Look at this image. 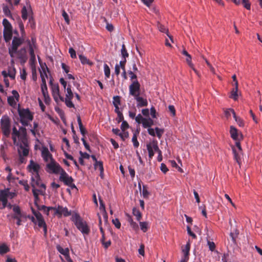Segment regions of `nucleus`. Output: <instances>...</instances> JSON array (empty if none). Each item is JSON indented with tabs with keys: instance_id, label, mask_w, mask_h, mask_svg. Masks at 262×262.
<instances>
[{
	"instance_id": "obj_1",
	"label": "nucleus",
	"mask_w": 262,
	"mask_h": 262,
	"mask_svg": "<svg viewBox=\"0 0 262 262\" xmlns=\"http://www.w3.org/2000/svg\"><path fill=\"white\" fill-rule=\"evenodd\" d=\"M230 134L231 137L235 141V146L232 147L234 159L240 164L242 150L239 141L243 139V136L233 126H230Z\"/></svg>"
},
{
	"instance_id": "obj_2",
	"label": "nucleus",
	"mask_w": 262,
	"mask_h": 262,
	"mask_svg": "<svg viewBox=\"0 0 262 262\" xmlns=\"http://www.w3.org/2000/svg\"><path fill=\"white\" fill-rule=\"evenodd\" d=\"M72 221L74 223L77 228L84 235H88L90 232V228L86 222L83 221L80 215L75 213L72 216Z\"/></svg>"
},
{
	"instance_id": "obj_3",
	"label": "nucleus",
	"mask_w": 262,
	"mask_h": 262,
	"mask_svg": "<svg viewBox=\"0 0 262 262\" xmlns=\"http://www.w3.org/2000/svg\"><path fill=\"white\" fill-rule=\"evenodd\" d=\"M20 122L24 126L28 125V122L33 119V116L29 109L18 110Z\"/></svg>"
},
{
	"instance_id": "obj_4",
	"label": "nucleus",
	"mask_w": 262,
	"mask_h": 262,
	"mask_svg": "<svg viewBox=\"0 0 262 262\" xmlns=\"http://www.w3.org/2000/svg\"><path fill=\"white\" fill-rule=\"evenodd\" d=\"M1 127L3 134L7 137L10 134V119L8 116H2L1 119Z\"/></svg>"
},
{
	"instance_id": "obj_5",
	"label": "nucleus",
	"mask_w": 262,
	"mask_h": 262,
	"mask_svg": "<svg viewBox=\"0 0 262 262\" xmlns=\"http://www.w3.org/2000/svg\"><path fill=\"white\" fill-rule=\"evenodd\" d=\"M47 167L49 169V173L55 174H60L62 170H64L53 159H52V161L47 164Z\"/></svg>"
},
{
	"instance_id": "obj_6",
	"label": "nucleus",
	"mask_w": 262,
	"mask_h": 262,
	"mask_svg": "<svg viewBox=\"0 0 262 262\" xmlns=\"http://www.w3.org/2000/svg\"><path fill=\"white\" fill-rule=\"evenodd\" d=\"M31 185L33 189H36V187H40L43 190H45L46 187L44 184L41 183V181L39 173L33 174L31 177Z\"/></svg>"
},
{
	"instance_id": "obj_7",
	"label": "nucleus",
	"mask_w": 262,
	"mask_h": 262,
	"mask_svg": "<svg viewBox=\"0 0 262 262\" xmlns=\"http://www.w3.org/2000/svg\"><path fill=\"white\" fill-rule=\"evenodd\" d=\"M129 125L127 122L123 121L121 125V132L116 129V135L119 136L122 140H125L128 137V133L126 131Z\"/></svg>"
},
{
	"instance_id": "obj_8",
	"label": "nucleus",
	"mask_w": 262,
	"mask_h": 262,
	"mask_svg": "<svg viewBox=\"0 0 262 262\" xmlns=\"http://www.w3.org/2000/svg\"><path fill=\"white\" fill-rule=\"evenodd\" d=\"M13 211L14 214L11 215V217L17 221L16 224L17 226H20L21 224V219L25 217V216L21 212L20 208L18 206H14L13 208Z\"/></svg>"
},
{
	"instance_id": "obj_9",
	"label": "nucleus",
	"mask_w": 262,
	"mask_h": 262,
	"mask_svg": "<svg viewBox=\"0 0 262 262\" xmlns=\"http://www.w3.org/2000/svg\"><path fill=\"white\" fill-rule=\"evenodd\" d=\"M71 87V86L69 85L67 89V93L66 94V98L65 99L64 98V102L67 107L69 108H74V104L72 102V99L74 97V94L72 91Z\"/></svg>"
},
{
	"instance_id": "obj_10",
	"label": "nucleus",
	"mask_w": 262,
	"mask_h": 262,
	"mask_svg": "<svg viewBox=\"0 0 262 262\" xmlns=\"http://www.w3.org/2000/svg\"><path fill=\"white\" fill-rule=\"evenodd\" d=\"M135 120L138 123H142L144 128H147L152 125L154 123L153 120L148 118H143L141 114H138L135 118Z\"/></svg>"
},
{
	"instance_id": "obj_11",
	"label": "nucleus",
	"mask_w": 262,
	"mask_h": 262,
	"mask_svg": "<svg viewBox=\"0 0 262 262\" xmlns=\"http://www.w3.org/2000/svg\"><path fill=\"white\" fill-rule=\"evenodd\" d=\"M60 181L63 182L65 185H70L71 182H74V179L71 176H70L66 171L63 170L60 174L59 178Z\"/></svg>"
},
{
	"instance_id": "obj_12",
	"label": "nucleus",
	"mask_w": 262,
	"mask_h": 262,
	"mask_svg": "<svg viewBox=\"0 0 262 262\" xmlns=\"http://www.w3.org/2000/svg\"><path fill=\"white\" fill-rule=\"evenodd\" d=\"M71 211L68 210L67 207H63L61 206H58L57 208L55 207V212H54V215H58L60 217L62 214L64 216H68L71 215Z\"/></svg>"
},
{
	"instance_id": "obj_13",
	"label": "nucleus",
	"mask_w": 262,
	"mask_h": 262,
	"mask_svg": "<svg viewBox=\"0 0 262 262\" xmlns=\"http://www.w3.org/2000/svg\"><path fill=\"white\" fill-rule=\"evenodd\" d=\"M140 84L136 80L134 81L129 86V94L135 97L139 95Z\"/></svg>"
},
{
	"instance_id": "obj_14",
	"label": "nucleus",
	"mask_w": 262,
	"mask_h": 262,
	"mask_svg": "<svg viewBox=\"0 0 262 262\" xmlns=\"http://www.w3.org/2000/svg\"><path fill=\"white\" fill-rule=\"evenodd\" d=\"M121 55L122 56V59L120 61V65L124 72V66L126 62V58L128 56V54L124 44L122 45Z\"/></svg>"
},
{
	"instance_id": "obj_15",
	"label": "nucleus",
	"mask_w": 262,
	"mask_h": 262,
	"mask_svg": "<svg viewBox=\"0 0 262 262\" xmlns=\"http://www.w3.org/2000/svg\"><path fill=\"white\" fill-rule=\"evenodd\" d=\"M12 94H13V96L8 97L7 98V101L10 105L14 106L16 105V102L14 98H15L18 101L19 98V95L18 93L16 90H13L12 91Z\"/></svg>"
},
{
	"instance_id": "obj_16",
	"label": "nucleus",
	"mask_w": 262,
	"mask_h": 262,
	"mask_svg": "<svg viewBox=\"0 0 262 262\" xmlns=\"http://www.w3.org/2000/svg\"><path fill=\"white\" fill-rule=\"evenodd\" d=\"M24 39L21 38L14 37L12 41L11 48L14 51H17L18 47L24 42Z\"/></svg>"
},
{
	"instance_id": "obj_17",
	"label": "nucleus",
	"mask_w": 262,
	"mask_h": 262,
	"mask_svg": "<svg viewBox=\"0 0 262 262\" xmlns=\"http://www.w3.org/2000/svg\"><path fill=\"white\" fill-rule=\"evenodd\" d=\"M36 215V220L37 222V225L39 227H43L45 234H46L47 231V225L45 222L44 219L41 214H38Z\"/></svg>"
},
{
	"instance_id": "obj_18",
	"label": "nucleus",
	"mask_w": 262,
	"mask_h": 262,
	"mask_svg": "<svg viewBox=\"0 0 262 262\" xmlns=\"http://www.w3.org/2000/svg\"><path fill=\"white\" fill-rule=\"evenodd\" d=\"M45 192V190H43L42 189H32V192L34 197V203L36 207L37 205H38L37 202L39 200V193H40L41 195H43Z\"/></svg>"
},
{
	"instance_id": "obj_19",
	"label": "nucleus",
	"mask_w": 262,
	"mask_h": 262,
	"mask_svg": "<svg viewBox=\"0 0 262 262\" xmlns=\"http://www.w3.org/2000/svg\"><path fill=\"white\" fill-rule=\"evenodd\" d=\"M24 145L20 143L18 149V152L19 156L26 157L28 155L29 151V148L27 147V141L26 142V145L24 144Z\"/></svg>"
},
{
	"instance_id": "obj_20",
	"label": "nucleus",
	"mask_w": 262,
	"mask_h": 262,
	"mask_svg": "<svg viewBox=\"0 0 262 262\" xmlns=\"http://www.w3.org/2000/svg\"><path fill=\"white\" fill-rule=\"evenodd\" d=\"M28 167L30 169V171H33L34 172V174L38 173L40 166L38 164L34 162L33 160L30 161V164L28 166Z\"/></svg>"
},
{
	"instance_id": "obj_21",
	"label": "nucleus",
	"mask_w": 262,
	"mask_h": 262,
	"mask_svg": "<svg viewBox=\"0 0 262 262\" xmlns=\"http://www.w3.org/2000/svg\"><path fill=\"white\" fill-rule=\"evenodd\" d=\"M17 137H20V132L17 130L16 127H13L12 129V138L14 144L18 146V142H17Z\"/></svg>"
},
{
	"instance_id": "obj_22",
	"label": "nucleus",
	"mask_w": 262,
	"mask_h": 262,
	"mask_svg": "<svg viewBox=\"0 0 262 262\" xmlns=\"http://www.w3.org/2000/svg\"><path fill=\"white\" fill-rule=\"evenodd\" d=\"M41 155L43 160L46 162H48L49 159H50V161H51L52 159H53L52 155L50 154L47 148H45L42 150Z\"/></svg>"
},
{
	"instance_id": "obj_23",
	"label": "nucleus",
	"mask_w": 262,
	"mask_h": 262,
	"mask_svg": "<svg viewBox=\"0 0 262 262\" xmlns=\"http://www.w3.org/2000/svg\"><path fill=\"white\" fill-rule=\"evenodd\" d=\"M139 188L143 198L145 199H148L150 195V192L148 191L147 187L145 185H143L142 188H141V185L139 184Z\"/></svg>"
},
{
	"instance_id": "obj_24",
	"label": "nucleus",
	"mask_w": 262,
	"mask_h": 262,
	"mask_svg": "<svg viewBox=\"0 0 262 262\" xmlns=\"http://www.w3.org/2000/svg\"><path fill=\"white\" fill-rule=\"evenodd\" d=\"M37 208L39 210H42L43 212L48 215L49 214L50 211H54L55 212V207H47L45 205H37Z\"/></svg>"
},
{
	"instance_id": "obj_25",
	"label": "nucleus",
	"mask_w": 262,
	"mask_h": 262,
	"mask_svg": "<svg viewBox=\"0 0 262 262\" xmlns=\"http://www.w3.org/2000/svg\"><path fill=\"white\" fill-rule=\"evenodd\" d=\"M16 54L19 59L20 60L24 59V62L26 61L27 57L26 56V50L25 48H21L19 50H17Z\"/></svg>"
},
{
	"instance_id": "obj_26",
	"label": "nucleus",
	"mask_w": 262,
	"mask_h": 262,
	"mask_svg": "<svg viewBox=\"0 0 262 262\" xmlns=\"http://www.w3.org/2000/svg\"><path fill=\"white\" fill-rule=\"evenodd\" d=\"M135 99L137 101V106L138 107H143L147 106V101L146 99H144L139 96H138L135 97Z\"/></svg>"
},
{
	"instance_id": "obj_27",
	"label": "nucleus",
	"mask_w": 262,
	"mask_h": 262,
	"mask_svg": "<svg viewBox=\"0 0 262 262\" xmlns=\"http://www.w3.org/2000/svg\"><path fill=\"white\" fill-rule=\"evenodd\" d=\"M27 42L28 43V45L29 48V53H30V60L32 62H34L36 60V58H35V55L34 53L33 47H32V45H31V42L30 40H27Z\"/></svg>"
},
{
	"instance_id": "obj_28",
	"label": "nucleus",
	"mask_w": 262,
	"mask_h": 262,
	"mask_svg": "<svg viewBox=\"0 0 262 262\" xmlns=\"http://www.w3.org/2000/svg\"><path fill=\"white\" fill-rule=\"evenodd\" d=\"M19 131L20 132V137L22 140V142L23 144L26 145V142L27 141L26 139V135H27V131L26 129L24 127H20L19 128Z\"/></svg>"
},
{
	"instance_id": "obj_29",
	"label": "nucleus",
	"mask_w": 262,
	"mask_h": 262,
	"mask_svg": "<svg viewBox=\"0 0 262 262\" xmlns=\"http://www.w3.org/2000/svg\"><path fill=\"white\" fill-rule=\"evenodd\" d=\"M186 61L189 66V67L194 72V73L198 75H199V72L195 69L194 68V64L192 63L191 61V56L190 55H189L188 56H186Z\"/></svg>"
},
{
	"instance_id": "obj_30",
	"label": "nucleus",
	"mask_w": 262,
	"mask_h": 262,
	"mask_svg": "<svg viewBox=\"0 0 262 262\" xmlns=\"http://www.w3.org/2000/svg\"><path fill=\"white\" fill-rule=\"evenodd\" d=\"M3 36L5 41L9 42L12 37V30L4 31Z\"/></svg>"
},
{
	"instance_id": "obj_31",
	"label": "nucleus",
	"mask_w": 262,
	"mask_h": 262,
	"mask_svg": "<svg viewBox=\"0 0 262 262\" xmlns=\"http://www.w3.org/2000/svg\"><path fill=\"white\" fill-rule=\"evenodd\" d=\"M150 148L153 151L159 152L160 151V149L158 147L157 142L152 141L149 144H147V148Z\"/></svg>"
},
{
	"instance_id": "obj_32",
	"label": "nucleus",
	"mask_w": 262,
	"mask_h": 262,
	"mask_svg": "<svg viewBox=\"0 0 262 262\" xmlns=\"http://www.w3.org/2000/svg\"><path fill=\"white\" fill-rule=\"evenodd\" d=\"M7 192H8V188L0 190V201H8V193Z\"/></svg>"
},
{
	"instance_id": "obj_33",
	"label": "nucleus",
	"mask_w": 262,
	"mask_h": 262,
	"mask_svg": "<svg viewBox=\"0 0 262 262\" xmlns=\"http://www.w3.org/2000/svg\"><path fill=\"white\" fill-rule=\"evenodd\" d=\"M10 251L9 247L5 243L0 244V254L4 255Z\"/></svg>"
},
{
	"instance_id": "obj_34",
	"label": "nucleus",
	"mask_w": 262,
	"mask_h": 262,
	"mask_svg": "<svg viewBox=\"0 0 262 262\" xmlns=\"http://www.w3.org/2000/svg\"><path fill=\"white\" fill-rule=\"evenodd\" d=\"M3 25L4 26V31L12 30L11 24L6 18L3 20Z\"/></svg>"
},
{
	"instance_id": "obj_35",
	"label": "nucleus",
	"mask_w": 262,
	"mask_h": 262,
	"mask_svg": "<svg viewBox=\"0 0 262 262\" xmlns=\"http://www.w3.org/2000/svg\"><path fill=\"white\" fill-rule=\"evenodd\" d=\"M52 96L53 97L54 101L57 103H58L60 101L64 102V98L60 95V92L52 94Z\"/></svg>"
},
{
	"instance_id": "obj_36",
	"label": "nucleus",
	"mask_w": 262,
	"mask_h": 262,
	"mask_svg": "<svg viewBox=\"0 0 262 262\" xmlns=\"http://www.w3.org/2000/svg\"><path fill=\"white\" fill-rule=\"evenodd\" d=\"M56 248L58 251L61 254L64 255L65 257L69 254V250L68 248L63 249L59 245L57 246Z\"/></svg>"
},
{
	"instance_id": "obj_37",
	"label": "nucleus",
	"mask_w": 262,
	"mask_h": 262,
	"mask_svg": "<svg viewBox=\"0 0 262 262\" xmlns=\"http://www.w3.org/2000/svg\"><path fill=\"white\" fill-rule=\"evenodd\" d=\"M79 58L82 64H89V65H92V62L91 61H90L88 59H87V58L84 56V55H82V54H80V55H79Z\"/></svg>"
},
{
	"instance_id": "obj_38",
	"label": "nucleus",
	"mask_w": 262,
	"mask_h": 262,
	"mask_svg": "<svg viewBox=\"0 0 262 262\" xmlns=\"http://www.w3.org/2000/svg\"><path fill=\"white\" fill-rule=\"evenodd\" d=\"M50 84L51 85L52 94L59 92V87L58 84H53L52 80H50Z\"/></svg>"
},
{
	"instance_id": "obj_39",
	"label": "nucleus",
	"mask_w": 262,
	"mask_h": 262,
	"mask_svg": "<svg viewBox=\"0 0 262 262\" xmlns=\"http://www.w3.org/2000/svg\"><path fill=\"white\" fill-rule=\"evenodd\" d=\"M158 28L160 31L161 32L165 33L167 34V36L169 37L170 39L172 41V37L168 34V30L166 28H165L163 25L161 24H158Z\"/></svg>"
},
{
	"instance_id": "obj_40",
	"label": "nucleus",
	"mask_w": 262,
	"mask_h": 262,
	"mask_svg": "<svg viewBox=\"0 0 262 262\" xmlns=\"http://www.w3.org/2000/svg\"><path fill=\"white\" fill-rule=\"evenodd\" d=\"M3 10L5 16L10 18H12V15L11 11L7 6L4 5L3 7Z\"/></svg>"
},
{
	"instance_id": "obj_41",
	"label": "nucleus",
	"mask_w": 262,
	"mask_h": 262,
	"mask_svg": "<svg viewBox=\"0 0 262 262\" xmlns=\"http://www.w3.org/2000/svg\"><path fill=\"white\" fill-rule=\"evenodd\" d=\"M139 224L141 230L143 232H146L149 228L148 223L146 222H140Z\"/></svg>"
},
{
	"instance_id": "obj_42",
	"label": "nucleus",
	"mask_w": 262,
	"mask_h": 262,
	"mask_svg": "<svg viewBox=\"0 0 262 262\" xmlns=\"http://www.w3.org/2000/svg\"><path fill=\"white\" fill-rule=\"evenodd\" d=\"M21 17L23 20H26L28 18V14L27 9L26 6H24L21 9Z\"/></svg>"
},
{
	"instance_id": "obj_43",
	"label": "nucleus",
	"mask_w": 262,
	"mask_h": 262,
	"mask_svg": "<svg viewBox=\"0 0 262 262\" xmlns=\"http://www.w3.org/2000/svg\"><path fill=\"white\" fill-rule=\"evenodd\" d=\"M225 116L229 118L231 115H233V118L235 117V113L233 109L229 108L225 111Z\"/></svg>"
},
{
	"instance_id": "obj_44",
	"label": "nucleus",
	"mask_w": 262,
	"mask_h": 262,
	"mask_svg": "<svg viewBox=\"0 0 262 262\" xmlns=\"http://www.w3.org/2000/svg\"><path fill=\"white\" fill-rule=\"evenodd\" d=\"M18 183L20 185L24 186V189L26 191H28L29 190L30 186H29V184H28V181L27 180H20L18 182Z\"/></svg>"
},
{
	"instance_id": "obj_45",
	"label": "nucleus",
	"mask_w": 262,
	"mask_h": 262,
	"mask_svg": "<svg viewBox=\"0 0 262 262\" xmlns=\"http://www.w3.org/2000/svg\"><path fill=\"white\" fill-rule=\"evenodd\" d=\"M95 168L96 169H98L101 173V175L102 174V173L103 171V164L101 162H98L96 161V163L94 164Z\"/></svg>"
},
{
	"instance_id": "obj_46",
	"label": "nucleus",
	"mask_w": 262,
	"mask_h": 262,
	"mask_svg": "<svg viewBox=\"0 0 262 262\" xmlns=\"http://www.w3.org/2000/svg\"><path fill=\"white\" fill-rule=\"evenodd\" d=\"M133 213L134 215L136 217V219L138 221L140 220V219H141V217H142V215H141V212H140V211L138 209L134 208L133 209Z\"/></svg>"
},
{
	"instance_id": "obj_47",
	"label": "nucleus",
	"mask_w": 262,
	"mask_h": 262,
	"mask_svg": "<svg viewBox=\"0 0 262 262\" xmlns=\"http://www.w3.org/2000/svg\"><path fill=\"white\" fill-rule=\"evenodd\" d=\"M139 132L137 133V134H138ZM132 142L133 143V145L134 146V147H138L139 145V143L137 140V133H134V135L132 137Z\"/></svg>"
},
{
	"instance_id": "obj_48",
	"label": "nucleus",
	"mask_w": 262,
	"mask_h": 262,
	"mask_svg": "<svg viewBox=\"0 0 262 262\" xmlns=\"http://www.w3.org/2000/svg\"><path fill=\"white\" fill-rule=\"evenodd\" d=\"M237 91L238 90H236V89H233L231 92L230 97L234 99V100H236L238 98Z\"/></svg>"
},
{
	"instance_id": "obj_49",
	"label": "nucleus",
	"mask_w": 262,
	"mask_h": 262,
	"mask_svg": "<svg viewBox=\"0 0 262 262\" xmlns=\"http://www.w3.org/2000/svg\"><path fill=\"white\" fill-rule=\"evenodd\" d=\"M241 4L247 10H250L251 8V4L249 0H242Z\"/></svg>"
},
{
	"instance_id": "obj_50",
	"label": "nucleus",
	"mask_w": 262,
	"mask_h": 262,
	"mask_svg": "<svg viewBox=\"0 0 262 262\" xmlns=\"http://www.w3.org/2000/svg\"><path fill=\"white\" fill-rule=\"evenodd\" d=\"M101 243H102L103 246L106 249L111 244V242L110 240H109L106 242L104 241V237L103 235H102V237L101 239Z\"/></svg>"
},
{
	"instance_id": "obj_51",
	"label": "nucleus",
	"mask_w": 262,
	"mask_h": 262,
	"mask_svg": "<svg viewBox=\"0 0 262 262\" xmlns=\"http://www.w3.org/2000/svg\"><path fill=\"white\" fill-rule=\"evenodd\" d=\"M104 71L105 76L108 78L110 76V69L106 64H104Z\"/></svg>"
},
{
	"instance_id": "obj_52",
	"label": "nucleus",
	"mask_w": 262,
	"mask_h": 262,
	"mask_svg": "<svg viewBox=\"0 0 262 262\" xmlns=\"http://www.w3.org/2000/svg\"><path fill=\"white\" fill-rule=\"evenodd\" d=\"M170 163H171V166H172L173 167H175V168H176L178 169V170L179 171L181 172H183V170H182V169L180 166H179L177 165V163L176 162V161H174V160H171V161H170Z\"/></svg>"
},
{
	"instance_id": "obj_53",
	"label": "nucleus",
	"mask_w": 262,
	"mask_h": 262,
	"mask_svg": "<svg viewBox=\"0 0 262 262\" xmlns=\"http://www.w3.org/2000/svg\"><path fill=\"white\" fill-rule=\"evenodd\" d=\"M156 131V134L157 135V137L160 139L161 138L163 133H164L163 129L159 128L158 127H156L155 128Z\"/></svg>"
},
{
	"instance_id": "obj_54",
	"label": "nucleus",
	"mask_w": 262,
	"mask_h": 262,
	"mask_svg": "<svg viewBox=\"0 0 262 262\" xmlns=\"http://www.w3.org/2000/svg\"><path fill=\"white\" fill-rule=\"evenodd\" d=\"M62 15L63 17L64 18L66 22L67 23V24H70V19L69 17V15L64 10L62 11Z\"/></svg>"
},
{
	"instance_id": "obj_55",
	"label": "nucleus",
	"mask_w": 262,
	"mask_h": 262,
	"mask_svg": "<svg viewBox=\"0 0 262 262\" xmlns=\"http://www.w3.org/2000/svg\"><path fill=\"white\" fill-rule=\"evenodd\" d=\"M207 245L209 247V250L211 251H213L215 248V245L214 242L208 241Z\"/></svg>"
},
{
	"instance_id": "obj_56",
	"label": "nucleus",
	"mask_w": 262,
	"mask_h": 262,
	"mask_svg": "<svg viewBox=\"0 0 262 262\" xmlns=\"http://www.w3.org/2000/svg\"><path fill=\"white\" fill-rule=\"evenodd\" d=\"M69 53L70 54V56L72 58H76V54L75 51L72 48H70L69 50Z\"/></svg>"
},
{
	"instance_id": "obj_57",
	"label": "nucleus",
	"mask_w": 262,
	"mask_h": 262,
	"mask_svg": "<svg viewBox=\"0 0 262 262\" xmlns=\"http://www.w3.org/2000/svg\"><path fill=\"white\" fill-rule=\"evenodd\" d=\"M235 121L237 122V123L238 124V125L239 126H243L244 124V122H243V121L242 120V119H241L239 117H237L236 115H235V117H234Z\"/></svg>"
},
{
	"instance_id": "obj_58",
	"label": "nucleus",
	"mask_w": 262,
	"mask_h": 262,
	"mask_svg": "<svg viewBox=\"0 0 262 262\" xmlns=\"http://www.w3.org/2000/svg\"><path fill=\"white\" fill-rule=\"evenodd\" d=\"M32 75L33 80L36 81L37 79V74L35 67H32Z\"/></svg>"
},
{
	"instance_id": "obj_59",
	"label": "nucleus",
	"mask_w": 262,
	"mask_h": 262,
	"mask_svg": "<svg viewBox=\"0 0 262 262\" xmlns=\"http://www.w3.org/2000/svg\"><path fill=\"white\" fill-rule=\"evenodd\" d=\"M160 169L164 173H166L168 171L166 165L164 163L161 164Z\"/></svg>"
},
{
	"instance_id": "obj_60",
	"label": "nucleus",
	"mask_w": 262,
	"mask_h": 262,
	"mask_svg": "<svg viewBox=\"0 0 262 262\" xmlns=\"http://www.w3.org/2000/svg\"><path fill=\"white\" fill-rule=\"evenodd\" d=\"M187 231L188 234L193 238H195L196 237V235L191 231L190 227L188 226H187Z\"/></svg>"
},
{
	"instance_id": "obj_61",
	"label": "nucleus",
	"mask_w": 262,
	"mask_h": 262,
	"mask_svg": "<svg viewBox=\"0 0 262 262\" xmlns=\"http://www.w3.org/2000/svg\"><path fill=\"white\" fill-rule=\"evenodd\" d=\"M19 29H20L21 33L22 34V36H23L25 34V31L24 24L21 21H20L19 22Z\"/></svg>"
},
{
	"instance_id": "obj_62",
	"label": "nucleus",
	"mask_w": 262,
	"mask_h": 262,
	"mask_svg": "<svg viewBox=\"0 0 262 262\" xmlns=\"http://www.w3.org/2000/svg\"><path fill=\"white\" fill-rule=\"evenodd\" d=\"M27 77V72L25 69H23L22 71H20V78L23 80H26Z\"/></svg>"
},
{
	"instance_id": "obj_63",
	"label": "nucleus",
	"mask_w": 262,
	"mask_h": 262,
	"mask_svg": "<svg viewBox=\"0 0 262 262\" xmlns=\"http://www.w3.org/2000/svg\"><path fill=\"white\" fill-rule=\"evenodd\" d=\"M61 68L66 73H68L70 70V67L64 63H61Z\"/></svg>"
},
{
	"instance_id": "obj_64",
	"label": "nucleus",
	"mask_w": 262,
	"mask_h": 262,
	"mask_svg": "<svg viewBox=\"0 0 262 262\" xmlns=\"http://www.w3.org/2000/svg\"><path fill=\"white\" fill-rule=\"evenodd\" d=\"M168 110L171 113L172 116L176 115V110L173 105H169L168 106Z\"/></svg>"
}]
</instances>
